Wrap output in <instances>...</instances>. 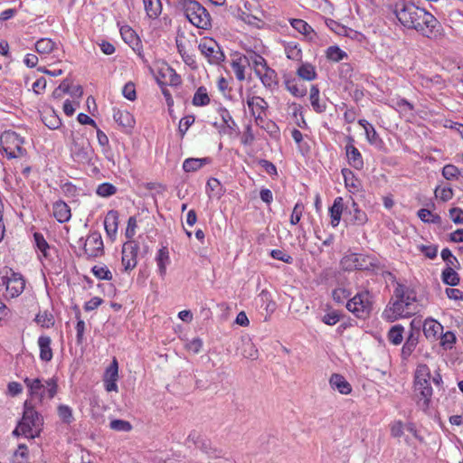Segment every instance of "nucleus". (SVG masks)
I'll return each mask as SVG.
<instances>
[{
	"instance_id": "14",
	"label": "nucleus",
	"mask_w": 463,
	"mask_h": 463,
	"mask_svg": "<svg viewBox=\"0 0 463 463\" xmlns=\"http://www.w3.org/2000/svg\"><path fill=\"white\" fill-rule=\"evenodd\" d=\"M246 103L251 116L255 119V123L260 127H263L262 124L269 107L268 102L261 97L249 95Z\"/></svg>"
},
{
	"instance_id": "32",
	"label": "nucleus",
	"mask_w": 463,
	"mask_h": 463,
	"mask_svg": "<svg viewBox=\"0 0 463 463\" xmlns=\"http://www.w3.org/2000/svg\"><path fill=\"white\" fill-rule=\"evenodd\" d=\"M319 89L317 85H312L310 88L309 99L313 109L317 113H323L326 109V104L321 102L319 99Z\"/></svg>"
},
{
	"instance_id": "1",
	"label": "nucleus",
	"mask_w": 463,
	"mask_h": 463,
	"mask_svg": "<svg viewBox=\"0 0 463 463\" xmlns=\"http://www.w3.org/2000/svg\"><path fill=\"white\" fill-rule=\"evenodd\" d=\"M418 312L416 291L403 284L397 283L393 296L383 311L382 317L387 322H394L410 317Z\"/></svg>"
},
{
	"instance_id": "16",
	"label": "nucleus",
	"mask_w": 463,
	"mask_h": 463,
	"mask_svg": "<svg viewBox=\"0 0 463 463\" xmlns=\"http://www.w3.org/2000/svg\"><path fill=\"white\" fill-rule=\"evenodd\" d=\"M350 261L352 264L347 266L348 269L359 270H370L377 267V260L370 255L352 254L345 262Z\"/></svg>"
},
{
	"instance_id": "20",
	"label": "nucleus",
	"mask_w": 463,
	"mask_h": 463,
	"mask_svg": "<svg viewBox=\"0 0 463 463\" xmlns=\"http://www.w3.org/2000/svg\"><path fill=\"white\" fill-rule=\"evenodd\" d=\"M118 227V213L116 210H110L105 216L104 228L108 237L115 240Z\"/></svg>"
},
{
	"instance_id": "34",
	"label": "nucleus",
	"mask_w": 463,
	"mask_h": 463,
	"mask_svg": "<svg viewBox=\"0 0 463 463\" xmlns=\"http://www.w3.org/2000/svg\"><path fill=\"white\" fill-rule=\"evenodd\" d=\"M145 11L150 19H156L162 13L160 0H143Z\"/></svg>"
},
{
	"instance_id": "48",
	"label": "nucleus",
	"mask_w": 463,
	"mask_h": 463,
	"mask_svg": "<svg viewBox=\"0 0 463 463\" xmlns=\"http://www.w3.org/2000/svg\"><path fill=\"white\" fill-rule=\"evenodd\" d=\"M119 31H120L121 37L125 43H127L129 45L137 43V36L135 31L130 26L122 25V26H120Z\"/></svg>"
},
{
	"instance_id": "29",
	"label": "nucleus",
	"mask_w": 463,
	"mask_h": 463,
	"mask_svg": "<svg viewBox=\"0 0 463 463\" xmlns=\"http://www.w3.org/2000/svg\"><path fill=\"white\" fill-rule=\"evenodd\" d=\"M52 339L47 335H41L38 338V346L40 349V359L44 362H50L52 359V350L51 347Z\"/></svg>"
},
{
	"instance_id": "61",
	"label": "nucleus",
	"mask_w": 463,
	"mask_h": 463,
	"mask_svg": "<svg viewBox=\"0 0 463 463\" xmlns=\"http://www.w3.org/2000/svg\"><path fill=\"white\" fill-rule=\"evenodd\" d=\"M304 209V204L301 202L295 204L289 220L291 225H296L300 222Z\"/></svg>"
},
{
	"instance_id": "59",
	"label": "nucleus",
	"mask_w": 463,
	"mask_h": 463,
	"mask_svg": "<svg viewBox=\"0 0 463 463\" xmlns=\"http://www.w3.org/2000/svg\"><path fill=\"white\" fill-rule=\"evenodd\" d=\"M439 335L440 345L445 349H451L457 341L455 334L451 331H447L444 334L441 333Z\"/></svg>"
},
{
	"instance_id": "22",
	"label": "nucleus",
	"mask_w": 463,
	"mask_h": 463,
	"mask_svg": "<svg viewBox=\"0 0 463 463\" xmlns=\"http://www.w3.org/2000/svg\"><path fill=\"white\" fill-rule=\"evenodd\" d=\"M289 24L296 31L303 34L309 41L315 40L317 33L306 21L302 19L291 18L289 19Z\"/></svg>"
},
{
	"instance_id": "52",
	"label": "nucleus",
	"mask_w": 463,
	"mask_h": 463,
	"mask_svg": "<svg viewBox=\"0 0 463 463\" xmlns=\"http://www.w3.org/2000/svg\"><path fill=\"white\" fill-rule=\"evenodd\" d=\"M430 369L425 364H419L414 373V381L430 380Z\"/></svg>"
},
{
	"instance_id": "21",
	"label": "nucleus",
	"mask_w": 463,
	"mask_h": 463,
	"mask_svg": "<svg viewBox=\"0 0 463 463\" xmlns=\"http://www.w3.org/2000/svg\"><path fill=\"white\" fill-rule=\"evenodd\" d=\"M113 118L118 125L123 128L127 132L134 128L135 118L133 115L127 110L114 109Z\"/></svg>"
},
{
	"instance_id": "30",
	"label": "nucleus",
	"mask_w": 463,
	"mask_h": 463,
	"mask_svg": "<svg viewBox=\"0 0 463 463\" xmlns=\"http://www.w3.org/2000/svg\"><path fill=\"white\" fill-rule=\"evenodd\" d=\"M156 261L157 265V270L160 277L164 278L166 274V267L170 263L169 251L166 247H162L158 250Z\"/></svg>"
},
{
	"instance_id": "42",
	"label": "nucleus",
	"mask_w": 463,
	"mask_h": 463,
	"mask_svg": "<svg viewBox=\"0 0 463 463\" xmlns=\"http://www.w3.org/2000/svg\"><path fill=\"white\" fill-rule=\"evenodd\" d=\"M192 103L196 107H203L210 103V97L205 87L202 86L195 91Z\"/></svg>"
},
{
	"instance_id": "64",
	"label": "nucleus",
	"mask_w": 463,
	"mask_h": 463,
	"mask_svg": "<svg viewBox=\"0 0 463 463\" xmlns=\"http://www.w3.org/2000/svg\"><path fill=\"white\" fill-rule=\"evenodd\" d=\"M36 322L43 327H51L54 321L53 317L46 312L39 313L35 318Z\"/></svg>"
},
{
	"instance_id": "58",
	"label": "nucleus",
	"mask_w": 463,
	"mask_h": 463,
	"mask_svg": "<svg viewBox=\"0 0 463 463\" xmlns=\"http://www.w3.org/2000/svg\"><path fill=\"white\" fill-rule=\"evenodd\" d=\"M352 293L349 289L345 288H336L332 292V298L335 302L343 304L345 300L351 297Z\"/></svg>"
},
{
	"instance_id": "12",
	"label": "nucleus",
	"mask_w": 463,
	"mask_h": 463,
	"mask_svg": "<svg viewBox=\"0 0 463 463\" xmlns=\"http://www.w3.org/2000/svg\"><path fill=\"white\" fill-rule=\"evenodd\" d=\"M413 387L418 406L423 411H427L433 393L430 380L413 382Z\"/></svg>"
},
{
	"instance_id": "2",
	"label": "nucleus",
	"mask_w": 463,
	"mask_h": 463,
	"mask_svg": "<svg viewBox=\"0 0 463 463\" xmlns=\"http://www.w3.org/2000/svg\"><path fill=\"white\" fill-rule=\"evenodd\" d=\"M24 384L28 392V399L25 402H31L33 406H41L45 400H52L58 392V379L56 377L32 378L25 377Z\"/></svg>"
},
{
	"instance_id": "38",
	"label": "nucleus",
	"mask_w": 463,
	"mask_h": 463,
	"mask_svg": "<svg viewBox=\"0 0 463 463\" xmlns=\"http://www.w3.org/2000/svg\"><path fill=\"white\" fill-rule=\"evenodd\" d=\"M284 51L286 56L292 61H299L302 59V51L299 45L295 42L284 43Z\"/></svg>"
},
{
	"instance_id": "56",
	"label": "nucleus",
	"mask_w": 463,
	"mask_h": 463,
	"mask_svg": "<svg viewBox=\"0 0 463 463\" xmlns=\"http://www.w3.org/2000/svg\"><path fill=\"white\" fill-rule=\"evenodd\" d=\"M109 428L115 431L128 432L132 430V425L128 420L117 419L109 422Z\"/></svg>"
},
{
	"instance_id": "41",
	"label": "nucleus",
	"mask_w": 463,
	"mask_h": 463,
	"mask_svg": "<svg viewBox=\"0 0 463 463\" xmlns=\"http://www.w3.org/2000/svg\"><path fill=\"white\" fill-rule=\"evenodd\" d=\"M30 453L27 445L19 443L13 454L14 463H29Z\"/></svg>"
},
{
	"instance_id": "24",
	"label": "nucleus",
	"mask_w": 463,
	"mask_h": 463,
	"mask_svg": "<svg viewBox=\"0 0 463 463\" xmlns=\"http://www.w3.org/2000/svg\"><path fill=\"white\" fill-rule=\"evenodd\" d=\"M54 218L61 223L68 222L71 217V208L63 201H57L52 205Z\"/></svg>"
},
{
	"instance_id": "5",
	"label": "nucleus",
	"mask_w": 463,
	"mask_h": 463,
	"mask_svg": "<svg viewBox=\"0 0 463 463\" xmlns=\"http://www.w3.org/2000/svg\"><path fill=\"white\" fill-rule=\"evenodd\" d=\"M184 12L189 22L197 28L207 30L212 26L210 14L197 1L185 0Z\"/></svg>"
},
{
	"instance_id": "33",
	"label": "nucleus",
	"mask_w": 463,
	"mask_h": 463,
	"mask_svg": "<svg viewBox=\"0 0 463 463\" xmlns=\"http://www.w3.org/2000/svg\"><path fill=\"white\" fill-rule=\"evenodd\" d=\"M248 67L247 61L243 55L238 56L232 61V69L238 80H245V69Z\"/></svg>"
},
{
	"instance_id": "49",
	"label": "nucleus",
	"mask_w": 463,
	"mask_h": 463,
	"mask_svg": "<svg viewBox=\"0 0 463 463\" xmlns=\"http://www.w3.org/2000/svg\"><path fill=\"white\" fill-rule=\"evenodd\" d=\"M326 57L328 60L337 62L346 58L347 54L338 46H330L326 50Z\"/></svg>"
},
{
	"instance_id": "45",
	"label": "nucleus",
	"mask_w": 463,
	"mask_h": 463,
	"mask_svg": "<svg viewBox=\"0 0 463 463\" xmlns=\"http://www.w3.org/2000/svg\"><path fill=\"white\" fill-rule=\"evenodd\" d=\"M286 89L295 97L302 98L307 94V89L304 86H298L295 79L285 80Z\"/></svg>"
},
{
	"instance_id": "57",
	"label": "nucleus",
	"mask_w": 463,
	"mask_h": 463,
	"mask_svg": "<svg viewBox=\"0 0 463 463\" xmlns=\"http://www.w3.org/2000/svg\"><path fill=\"white\" fill-rule=\"evenodd\" d=\"M91 270L94 276L99 279L111 280L113 279L112 273L107 266L96 265Z\"/></svg>"
},
{
	"instance_id": "11",
	"label": "nucleus",
	"mask_w": 463,
	"mask_h": 463,
	"mask_svg": "<svg viewBox=\"0 0 463 463\" xmlns=\"http://www.w3.org/2000/svg\"><path fill=\"white\" fill-rule=\"evenodd\" d=\"M198 49L211 64H220L225 58L219 44L212 38L201 40Z\"/></svg>"
},
{
	"instance_id": "50",
	"label": "nucleus",
	"mask_w": 463,
	"mask_h": 463,
	"mask_svg": "<svg viewBox=\"0 0 463 463\" xmlns=\"http://www.w3.org/2000/svg\"><path fill=\"white\" fill-rule=\"evenodd\" d=\"M366 140L373 146H380L383 145V139L380 137L378 133L376 132L374 127L371 125L370 127L365 128L364 130Z\"/></svg>"
},
{
	"instance_id": "23",
	"label": "nucleus",
	"mask_w": 463,
	"mask_h": 463,
	"mask_svg": "<svg viewBox=\"0 0 463 463\" xmlns=\"http://www.w3.org/2000/svg\"><path fill=\"white\" fill-rule=\"evenodd\" d=\"M329 384L333 390L338 391L341 394H349L352 392L351 384L345 378L338 373H333L329 379Z\"/></svg>"
},
{
	"instance_id": "13",
	"label": "nucleus",
	"mask_w": 463,
	"mask_h": 463,
	"mask_svg": "<svg viewBox=\"0 0 463 463\" xmlns=\"http://www.w3.org/2000/svg\"><path fill=\"white\" fill-rule=\"evenodd\" d=\"M138 250V243L135 241H128L123 244L121 262L125 272H129L137 267Z\"/></svg>"
},
{
	"instance_id": "44",
	"label": "nucleus",
	"mask_w": 463,
	"mask_h": 463,
	"mask_svg": "<svg viewBox=\"0 0 463 463\" xmlns=\"http://www.w3.org/2000/svg\"><path fill=\"white\" fill-rule=\"evenodd\" d=\"M457 268H445L441 273L443 283L449 286H457L459 283L458 274L456 272Z\"/></svg>"
},
{
	"instance_id": "26",
	"label": "nucleus",
	"mask_w": 463,
	"mask_h": 463,
	"mask_svg": "<svg viewBox=\"0 0 463 463\" xmlns=\"http://www.w3.org/2000/svg\"><path fill=\"white\" fill-rule=\"evenodd\" d=\"M243 56L247 61L248 67H251L255 74L268 65L266 60L255 52H247Z\"/></svg>"
},
{
	"instance_id": "62",
	"label": "nucleus",
	"mask_w": 463,
	"mask_h": 463,
	"mask_svg": "<svg viewBox=\"0 0 463 463\" xmlns=\"http://www.w3.org/2000/svg\"><path fill=\"white\" fill-rule=\"evenodd\" d=\"M418 250L424 254V256L430 260H434L438 255V246L437 245H418Z\"/></svg>"
},
{
	"instance_id": "35",
	"label": "nucleus",
	"mask_w": 463,
	"mask_h": 463,
	"mask_svg": "<svg viewBox=\"0 0 463 463\" xmlns=\"http://www.w3.org/2000/svg\"><path fill=\"white\" fill-rule=\"evenodd\" d=\"M404 327L402 325L392 326L388 333L387 339L393 345H400L403 341Z\"/></svg>"
},
{
	"instance_id": "15",
	"label": "nucleus",
	"mask_w": 463,
	"mask_h": 463,
	"mask_svg": "<svg viewBox=\"0 0 463 463\" xmlns=\"http://www.w3.org/2000/svg\"><path fill=\"white\" fill-rule=\"evenodd\" d=\"M84 253L87 258H97L104 252V245L100 233L95 232L90 233L84 243Z\"/></svg>"
},
{
	"instance_id": "31",
	"label": "nucleus",
	"mask_w": 463,
	"mask_h": 463,
	"mask_svg": "<svg viewBox=\"0 0 463 463\" xmlns=\"http://www.w3.org/2000/svg\"><path fill=\"white\" fill-rule=\"evenodd\" d=\"M210 157L203 158H187L183 163V169L184 172H195L201 169L204 165L211 163Z\"/></svg>"
},
{
	"instance_id": "19",
	"label": "nucleus",
	"mask_w": 463,
	"mask_h": 463,
	"mask_svg": "<svg viewBox=\"0 0 463 463\" xmlns=\"http://www.w3.org/2000/svg\"><path fill=\"white\" fill-rule=\"evenodd\" d=\"M346 211L347 213L345 220L354 225H364L368 221L365 212L361 210L354 201L352 202L350 208H346Z\"/></svg>"
},
{
	"instance_id": "46",
	"label": "nucleus",
	"mask_w": 463,
	"mask_h": 463,
	"mask_svg": "<svg viewBox=\"0 0 463 463\" xmlns=\"http://www.w3.org/2000/svg\"><path fill=\"white\" fill-rule=\"evenodd\" d=\"M418 217L423 222L433 224H440L441 218L439 215L431 213L430 210L422 208L417 213Z\"/></svg>"
},
{
	"instance_id": "4",
	"label": "nucleus",
	"mask_w": 463,
	"mask_h": 463,
	"mask_svg": "<svg viewBox=\"0 0 463 463\" xmlns=\"http://www.w3.org/2000/svg\"><path fill=\"white\" fill-rule=\"evenodd\" d=\"M70 152L73 161L80 165L92 164V159L95 156L94 149L89 139L80 133L71 134Z\"/></svg>"
},
{
	"instance_id": "55",
	"label": "nucleus",
	"mask_w": 463,
	"mask_h": 463,
	"mask_svg": "<svg viewBox=\"0 0 463 463\" xmlns=\"http://www.w3.org/2000/svg\"><path fill=\"white\" fill-rule=\"evenodd\" d=\"M96 193L100 197H109L117 193V187L110 183H103L98 185Z\"/></svg>"
},
{
	"instance_id": "27",
	"label": "nucleus",
	"mask_w": 463,
	"mask_h": 463,
	"mask_svg": "<svg viewBox=\"0 0 463 463\" xmlns=\"http://www.w3.org/2000/svg\"><path fill=\"white\" fill-rule=\"evenodd\" d=\"M419 342V333L415 332L413 330H411L409 335L406 338L405 343L403 344V346L402 348V359L406 360L411 356V354L415 350L417 345Z\"/></svg>"
},
{
	"instance_id": "43",
	"label": "nucleus",
	"mask_w": 463,
	"mask_h": 463,
	"mask_svg": "<svg viewBox=\"0 0 463 463\" xmlns=\"http://www.w3.org/2000/svg\"><path fill=\"white\" fill-rule=\"evenodd\" d=\"M196 448L207 454L210 458H220L222 456V450L213 448L210 440L204 438L201 439Z\"/></svg>"
},
{
	"instance_id": "53",
	"label": "nucleus",
	"mask_w": 463,
	"mask_h": 463,
	"mask_svg": "<svg viewBox=\"0 0 463 463\" xmlns=\"http://www.w3.org/2000/svg\"><path fill=\"white\" fill-rule=\"evenodd\" d=\"M160 72L162 73V76L163 77H166L168 76L169 77V80H168V83L170 85H173V86H176L178 84H180L181 82V79L180 77L176 74V72L171 68L169 67L168 65H164L161 69H160Z\"/></svg>"
},
{
	"instance_id": "63",
	"label": "nucleus",
	"mask_w": 463,
	"mask_h": 463,
	"mask_svg": "<svg viewBox=\"0 0 463 463\" xmlns=\"http://www.w3.org/2000/svg\"><path fill=\"white\" fill-rule=\"evenodd\" d=\"M194 120L195 118L193 115H188L181 118L178 130L182 137L184 136L189 128L194 123Z\"/></svg>"
},
{
	"instance_id": "47",
	"label": "nucleus",
	"mask_w": 463,
	"mask_h": 463,
	"mask_svg": "<svg viewBox=\"0 0 463 463\" xmlns=\"http://www.w3.org/2000/svg\"><path fill=\"white\" fill-rule=\"evenodd\" d=\"M454 195L453 189L449 184L439 185L435 189V196L442 202H448Z\"/></svg>"
},
{
	"instance_id": "18",
	"label": "nucleus",
	"mask_w": 463,
	"mask_h": 463,
	"mask_svg": "<svg viewBox=\"0 0 463 463\" xmlns=\"http://www.w3.org/2000/svg\"><path fill=\"white\" fill-rule=\"evenodd\" d=\"M256 75L260 80L263 86L270 90L276 89L279 85L278 74L276 71L269 65L265 66Z\"/></svg>"
},
{
	"instance_id": "39",
	"label": "nucleus",
	"mask_w": 463,
	"mask_h": 463,
	"mask_svg": "<svg viewBox=\"0 0 463 463\" xmlns=\"http://www.w3.org/2000/svg\"><path fill=\"white\" fill-rule=\"evenodd\" d=\"M42 120L50 129H57L61 125V118L53 109L44 111Z\"/></svg>"
},
{
	"instance_id": "60",
	"label": "nucleus",
	"mask_w": 463,
	"mask_h": 463,
	"mask_svg": "<svg viewBox=\"0 0 463 463\" xmlns=\"http://www.w3.org/2000/svg\"><path fill=\"white\" fill-rule=\"evenodd\" d=\"M118 364L116 358H113L111 364L105 371L104 380H118Z\"/></svg>"
},
{
	"instance_id": "28",
	"label": "nucleus",
	"mask_w": 463,
	"mask_h": 463,
	"mask_svg": "<svg viewBox=\"0 0 463 463\" xmlns=\"http://www.w3.org/2000/svg\"><path fill=\"white\" fill-rule=\"evenodd\" d=\"M344 212V199L340 196L334 200L332 206L329 208L331 218V225L336 227L339 225L342 213Z\"/></svg>"
},
{
	"instance_id": "7",
	"label": "nucleus",
	"mask_w": 463,
	"mask_h": 463,
	"mask_svg": "<svg viewBox=\"0 0 463 463\" xmlns=\"http://www.w3.org/2000/svg\"><path fill=\"white\" fill-rule=\"evenodd\" d=\"M412 30L417 31L420 34L430 39L437 38L440 35L441 26L437 18L428 12L426 9L421 8L420 14L416 18V24Z\"/></svg>"
},
{
	"instance_id": "25",
	"label": "nucleus",
	"mask_w": 463,
	"mask_h": 463,
	"mask_svg": "<svg viewBox=\"0 0 463 463\" xmlns=\"http://www.w3.org/2000/svg\"><path fill=\"white\" fill-rule=\"evenodd\" d=\"M443 331V326L435 319L427 318L423 323V333L427 338L437 339Z\"/></svg>"
},
{
	"instance_id": "6",
	"label": "nucleus",
	"mask_w": 463,
	"mask_h": 463,
	"mask_svg": "<svg viewBox=\"0 0 463 463\" xmlns=\"http://www.w3.org/2000/svg\"><path fill=\"white\" fill-rule=\"evenodd\" d=\"M24 143V138L17 133L5 131L0 137L1 153L9 159L21 157L26 154Z\"/></svg>"
},
{
	"instance_id": "36",
	"label": "nucleus",
	"mask_w": 463,
	"mask_h": 463,
	"mask_svg": "<svg viewBox=\"0 0 463 463\" xmlns=\"http://www.w3.org/2000/svg\"><path fill=\"white\" fill-rule=\"evenodd\" d=\"M57 47V43L50 38H42L35 43V50L40 54H49L56 50Z\"/></svg>"
},
{
	"instance_id": "9",
	"label": "nucleus",
	"mask_w": 463,
	"mask_h": 463,
	"mask_svg": "<svg viewBox=\"0 0 463 463\" xmlns=\"http://www.w3.org/2000/svg\"><path fill=\"white\" fill-rule=\"evenodd\" d=\"M24 287L25 280L23 276L12 269L6 270L5 274L0 277V288H5L4 297L6 299L20 296Z\"/></svg>"
},
{
	"instance_id": "8",
	"label": "nucleus",
	"mask_w": 463,
	"mask_h": 463,
	"mask_svg": "<svg viewBox=\"0 0 463 463\" xmlns=\"http://www.w3.org/2000/svg\"><path fill=\"white\" fill-rule=\"evenodd\" d=\"M420 10H421V7L406 0L397 1L392 6V12L401 24L411 30L416 24Z\"/></svg>"
},
{
	"instance_id": "37",
	"label": "nucleus",
	"mask_w": 463,
	"mask_h": 463,
	"mask_svg": "<svg viewBox=\"0 0 463 463\" xmlns=\"http://www.w3.org/2000/svg\"><path fill=\"white\" fill-rule=\"evenodd\" d=\"M57 415L60 420L66 425H71L75 420L72 408L66 404L58 405Z\"/></svg>"
},
{
	"instance_id": "54",
	"label": "nucleus",
	"mask_w": 463,
	"mask_h": 463,
	"mask_svg": "<svg viewBox=\"0 0 463 463\" xmlns=\"http://www.w3.org/2000/svg\"><path fill=\"white\" fill-rule=\"evenodd\" d=\"M441 174L442 176L447 180H457L460 176L459 169L451 164L444 165Z\"/></svg>"
},
{
	"instance_id": "17",
	"label": "nucleus",
	"mask_w": 463,
	"mask_h": 463,
	"mask_svg": "<svg viewBox=\"0 0 463 463\" xmlns=\"http://www.w3.org/2000/svg\"><path fill=\"white\" fill-rule=\"evenodd\" d=\"M348 143L345 146V155L350 166L356 170L364 168V159L361 152L354 146V138L347 137Z\"/></svg>"
},
{
	"instance_id": "40",
	"label": "nucleus",
	"mask_w": 463,
	"mask_h": 463,
	"mask_svg": "<svg viewBox=\"0 0 463 463\" xmlns=\"http://www.w3.org/2000/svg\"><path fill=\"white\" fill-rule=\"evenodd\" d=\"M297 74L304 80L311 81L317 78L315 67L310 63H302L297 70Z\"/></svg>"
},
{
	"instance_id": "3",
	"label": "nucleus",
	"mask_w": 463,
	"mask_h": 463,
	"mask_svg": "<svg viewBox=\"0 0 463 463\" xmlns=\"http://www.w3.org/2000/svg\"><path fill=\"white\" fill-rule=\"evenodd\" d=\"M43 425V419L36 411V406L32 405L31 402H24L23 418L14 430L13 435L33 439L40 435Z\"/></svg>"
},
{
	"instance_id": "10",
	"label": "nucleus",
	"mask_w": 463,
	"mask_h": 463,
	"mask_svg": "<svg viewBox=\"0 0 463 463\" xmlns=\"http://www.w3.org/2000/svg\"><path fill=\"white\" fill-rule=\"evenodd\" d=\"M348 311L353 313L358 318L366 317L371 311V301L369 292L362 291L349 298L345 305Z\"/></svg>"
},
{
	"instance_id": "51",
	"label": "nucleus",
	"mask_w": 463,
	"mask_h": 463,
	"mask_svg": "<svg viewBox=\"0 0 463 463\" xmlns=\"http://www.w3.org/2000/svg\"><path fill=\"white\" fill-rule=\"evenodd\" d=\"M440 256L446 262V268H458L459 261L456 256L453 255L449 248H445L441 250Z\"/></svg>"
}]
</instances>
